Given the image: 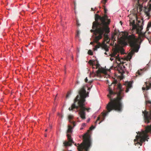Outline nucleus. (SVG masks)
Returning a JSON list of instances; mask_svg holds the SVG:
<instances>
[{
	"mask_svg": "<svg viewBox=\"0 0 151 151\" xmlns=\"http://www.w3.org/2000/svg\"><path fill=\"white\" fill-rule=\"evenodd\" d=\"M122 86L120 84H119L116 86V89L114 88V91L110 87V86L109 87L108 91L109 94L107 95L110 101L109 102L106 106L107 111L102 112L101 117L99 116L95 123L96 124L97 121L101 120L99 123L100 124L103 121L106 116L108 115L109 113L113 110L117 112H121L123 110V105L122 102V99L124 96V93L122 92Z\"/></svg>",
	"mask_w": 151,
	"mask_h": 151,
	"instance_id": "obj_1",
	"label": "nucleus"
},
{
	"mask_svg": "<svg viewBox=\"0 0 151 151\" xmlns=\"http://www.w3.org/2000/svg\"><path fill=\"white\" fill-rule=\"evenodd\" d=\"M95 20L92 23V29L91 30V32H94L96 36L94 39V42L97 43L102 39L104 32L109 33L110 28L109 26L111 22V20L109 19L106 15L101 16L98 14H95Z\"/></svg>",
	"mask_w": 151,
	"mask_h": 151,
	"instance_id": "obj_2",
	"label": "nucleus"
},
{
	"mask_svg": "<svg viewBox=\"0 0 151 151\" xmlns=\"http://www.w3.org/2000/svg\"><path fill=\"white\" fill-rule=\"evenodd\" d=\"M125 38L129 44L132 50L129 53L127 57L125 59L123 58H120L119 57V54L116 57V59H118V61L119 62L118 65L117 70L119 73H122L124 72L125 68L127 66V64H125L126 63L124 61H126V60H130L134 52H137L139 48V45H138L137 43L138 40L136 39L134 36L129 35L126 36Z\"/></svg>",
	"mask_w": 151,
	"mask_h": 151,
	"instance_id": "obj_3",
	"label": "nucleus"
},
{
	"mask_svg": "<svg viewBox=\"0 0 151 151\" xmlns=\"http://www.w3.org/2000/svg\"><path fill=\"white\" fill-rule=\"evenodd\" d=\"M79 95H78L74 100V103L70 107H69L68 109L70 111L73 110L74 109L76 108L78 109L80 108L79 114L80 116L82 119H85L86 113L85 111L87 110L88 112H89L90 108H86L84 106L85 105L84 102L85 101V99L86 97L88 96V93H86V91L83 86L79 92Z\"/></svg>",
	"mask_w": 151,
	"mask_h": 151,
	"instance_id": "obj_4",
	"label": "nucleus"
},
{
	"mask_svg": "<svg viewBox=\"0 0 151 151\" xmlns=\"http://www.w3.org/2000/svg\"><path fill=\"white\" fill-rule=\"evenodd\" d=\"M151 133V124L147 125L145 127V130H142L141 132H138L136 137V139L134 140L135 144H139L142 146V143L146 140L148 141L149 139L148 133Z\"/></svg>",
	"mask_w": 151,
	"mask_h": 151,
	"instance_id": "obj_5",
	"label": "nucleus"
},
{
	"mask_svg": "<svg viewBox=\"0 0 151 151\" xmlns=\"http://www.w3.org/2000/svg\"><path fill=\"white\" fill-rule=\"evenodd\" d=\"M83 141L80 144H74L77 146L78 151H88L91 145V141L90 135L88 133L83 136Z\"/></svg>",
	"mask_w": 151,
	"mask_h": 151,
	"instance_id": "obj_6",
	"label": "nucleus"
},
{
	"mask_svg": "<svg viewBox=\"0 0 151 151\" xmlns=\"http://www.w3.org/2000/svg\"><path fill=\"white\" fill-rule=\"evenodd\" d=\"M145 104L149 107V111L148 112L145 110L142 111V113L143 114V118L144 122L148 124L150 123V121L151 120V101L147 100L148 97L146 95L145 96Z\"/></svg>",
	"mask_w": 151,
	"mask_h": 151,
	"instance_id": "obj_7",
	"label": "nucleus"
},
{
	"mask_svg": "<svg viewBox=\"0 0 151 151\" xmlns=\"http://www.w3.org/2000/svg\"><path fill=\"white\" fill-rule=\"evenodd\" d=\"M137 19V22L136 25H137V28L136 30L137 33L139 34V38L137 39L133 35H131L134 36V37L136 39L138 40V41L137 42V44L139 45L138 44L139 41H141V42L142 40V38L144 37H145L147 38V34H148L149 32H146L144 33H143L141 32L142 30L143 29V22L142 21H141L140 20H138Z\"/></svg>",
	"mask_w": 151,
	"mask_h": 151,
	"instance_id": "obj_8",
	"label": "nucleus"
},
{
	"mask_svg": "<svg viewBox=\"0 0 151 151\" xmlns=\"http://www.w3.org/2000/svg\"><path fill=\"white\" fill-rule=\"evenodd\" d=\"M68 129L67 132V136L68 141H65L63 143L64 146L65 147H67L68 146H71L72 145V143H73V144L74 143V142L73 141L71 137V135L68 134V133H71L72 132L73 127L71 125H68Z\"/></svg>",
	"mask_w": 151,
	"mask_h": 151,
	"instance_id": "obj_9",
	"label": "nucleus"
},
{
	"mask_svg": "<svg viewBox=\"0 0 151 151\" xmlns=\"http://www.w3.org/2000/svg\"><path fill=\"white\" fill-rule=\"evenodd\" d=\"M96 68V69L98 68V69L96 72V73L95 75L97 76H100V73H103L105 74L106 72L105 70L102 67L100 68V65L99 64L98 61H97V63L95 65Z\"/></svg>",
	"mask_w": 151,
	"mask_h": 151,
	"instance_id": "obj_10",
	"label": "nucleus"
},
{
	"mask_svg": "<svg viewBox=\"0 0 151 151\" xmlns=\"http://www.w3.org/2000/svg\"><path fill=\"white\" fill-rule=\"evenodd\" d=\"M119 51V50L117 48L116 49H114V50L113 52L112 53L110 54V55L111 56V58H110V60L112 61L114 59V58H115V59L116 60L118 61V59H116V57L117 56H116V55H117V52Z\"/></svg>",
	"mask_w": 151,
	"mask_h": 151,
	"instance_id": "obj_11",
	"label": "nucleus"
},
{
	"mask_svg": "<svg viewBox=\"0 0 151 151\" xmlns=\"http://www.w3.org/2000/svg\"><path fill=\"white\" fill-rule=\"evenodd\" d=\"M132 83L133 81H132L127 82L126 83V85H127V88L125 91L126 92H128L129 91V89L132 87Z\"/></svg>",
	"mask_w": 151,
	"mask_h": 151,
	"instance_id": "obj_12",
	"label": "nucleus"
},
{
	"mask_svg": "<svg viewBox=\"0 0 151 151\" xmlns=\"http://www.w3.org/2000/svg\"><path fill=\"white\" fill-rule=\"evenodd\" d=\"M130 26H132L133 27V29H136V28H137V25H136V24H135V20H130Z\"/></svg>",
	"mask_w": 151,
	"mask_h": 151,
	"instance_id": "obj_13",
	"label": "nucleus"
},
{
	"mask_svg": "<svg viewBox=\"0 0 151 151\" xmlns=\"http://www.w3.org/2000/svg\"><path fill=\"white\" fill-rule=\"evenodd\" d=\"M73 117V116L72 115H69L68 116V119L70 123L73 124V127L76 126V123L75 122H72L71 120L72 119Z\"/></svg>",
	"mask_w": 151,
	"mask_h": 151,
	"instance_id": "obj_14",
	"label": "nucleus"
},
{
	"mask_svg": "<svg viewBox=\"0 0 151 151\" xmlns=\"http://www.w3.org/2000/svg\"><path fill=\"white\" fill-rule=\"evenodd\" d=\"M151 10V5L147 9H146L145 10V12L147 16H149L150 15V12Z\"/></svg>",
	"mask_w": 151,
	"mask_h": 151,
	"instance_id": "obj_15",
	"label": "nucleus"
},
{
	"mask_svg": "<svg viewBox=\"0 0 151 151\" xmlns=\"http://www.w3.org/2000/svg\"><path fill=\"white\" fill-rule=\"evenodd\" d=\"M109 33H106L105 32H104V33L103 35L104 36V37L105 39V40L107 42H108L109 41V39L108 36L107 35V34Z\"/></svg>",
	"mask_w": 151,
	"mask_h": 151,
	"instance_id": "obj_16",
	"label": "nucleus"
},
{
	"mask_svg": "<svg viewBox=\"0 0 151 151\" xmlns=\"http://www.w3.org/2000/svg\"><path fill=\"white\" fill-rule=\"evenodd\" d=\"M147 83H145V84H146V88L143 87L142 88L143 90H149L151 87V83H150L149 84V85L148 86L147 85Z\"/></svg>",
	"mask_w": 151,
	"mask_h": 151,
	"instance_id": "obj_17",
	"label": "nucleus"
},
{
	"mask_svg": "<svg viewBox=\"0 0 151 151\" xmlns=\"http://www.w3.org/2000/svg\"><path fill=\"white\" fill-rule=\"evenodd\" d=\"M117 48L119 50V51L117 52V53H119V52H120L122 54H123L124 53V50L123 48L119 47H116L114 49H116Z\"/></svg>",
	"mask_w": 151,
	"mask_h": 151,
	"instance_id": "obj_18",
	"label": "nucleus"
},
{
	"mask_svg": "<svg viewBox=\"0 0 151 151\" xmlns=\"http://www.w3.org/2000/svg\"><path fill=\"white\" fill-rule=\"evenodd\" d=\"M98 44L95 46V48L94 49V50H97V49L100 47L101 46V44L99 42V41L96 43Z\"/></svg>",
	"mask_w": 151,
	"mask_h": 151,
	"instance_id": "obj_19",
	"label": "nucleus"
},
{
	"mask_svg": "<svg viewBox=\"0 0 151 151\" xmlns=\"http://www.w3.org/2000/svg\"><path fill=\"white\" fill-rule=\"evenodd\" d=\"M102 47L103 49H104L106 52L109 51V49L107 47V46L106 45L104 44L102 46Z\"/></svg>",
	"mask_w": 151,
	"mask_h": 151,
	"instance_id": "obj_20",
	"label": "nucleus"
},
{
	"mask_svg": "<svg viewBox=\"0 0 151 151\" xmlns=\"http://www.w3.org/2000/svg\"><path fill=\"white\" fill-rule=\"evenodd\" d=\"M142 72L141 73L139 72V70H138L136 73V76H138L142 75Z\"/></svg>",
	"mask_w": 151,
	"mask_h": 151,
	"instance_id": "obj_21",
	"label": "nucleus"
},
{
	"mask_svg": "<svg viewBox=\"0 0 151 151\" xmlns=\"http://www.w3.org/2000/svg\"><path fill=\"white\" fill-rule=\"evenodd\" d=\"M80 32L79 31H77V33L76 36V38H79L80 36Z\"/></svg>",
	"mask_w": 151,
	"mask_h": 151,
	"instance_id": "obj_22",
	"label": "nucleus"
},
{
	"mask_svg": "<svg viewBox=\"0 0 151 151\" xmlns=\"http://www.w3.org/2000/svg\"><path fill=\"white\" fill-rule=\"evenodd\" d=\"M93 61L92 60H90L88 61V63L90 64V65H92L94 64Z\"/></svg>",
	"mask_w": 151,
	"mask_h": 151,
	"instance_id": "obj_23",
	"label": "nucleus"
},
{
	"mask_svg": "<svg viewBox=\"0 0 151 151\" xmlns=\"http://www.w3.org/2000/svg\"><path fill=\"white\" fill-rule=\"evenodd\" d=\"M88 53L89 55H93V53L91 50H89L88 51Z\"/></svg>",
	"mask_w": 151,
	"mask_h": 151,
	"instance_id": "obj_24",
	"label": "nucleus"
},
{
	"mask_svg": "<svg viewBox=\"0 0 151 151\" xmlns=\"http://www.w3.org/2000/svg\"><path fill=\"white\" fill-rule=\"evenodd\" d=\"M76 24L77 26L78 27L80 26V24L78 20L77 19L76 20Z\"/></svg>",
	"mask_w": 151,
	"mask_h": 151,
	"instance_id": "obj_25",
	"label": "nucleus"
},
{
	"mask_svg": "<svg viewBox=\"0 0 151 151\" xmlns=\"http://www.w3.org/2000/svg\"><path fill=\"white\" fill-rule=\"evenodd\" d=\"M151 27V22L149 23H148L147 26V28H150Z\"/></svg>",
	"mask_w": 151,
	"mask_h": 151,
	"instance_id": "obj_26",
	"label": "nucleus"
},
{
	"mask_svg": "<svg viewBox=\"0 0 151 151\" xmlns=\"http://www.w3.org/2000/svg\"><path fill=\"white\" fill-rule=\"evenodd\" d=\"M95 128V127L93 126H92L90 128V130H92L93 129Z\"/></svg>",
	"mask_w": 151,
	"mask_h": 151,
	"instance_id": "obj_27",
	"label": "nucleus"
},
{
	"mask_svg": "<svg viewBox=\"0 0 151 151\" xmlns=\"http://www.w3.org/2000/svg\"><path fill=\"white\" fill-rule=\"evenodd\" d=\"M92 65V68L93 69H94V68H96V67H95V63H94L93 64V65Z\"/></svg>",
	"mask_w": 151,
	"mask_h": 151,
	"instance_id": "obj_28",
	"label": "nucleus"
},
{
	"mask_svg": "<svg viewBox=\"0 0 151 151\" xmlns=\"http://www.w3.org/2000/svg\"><path fill=\"white\" fill-rule=\"evenodd\" d=\"M117 81L116 80H115L114 82H113V84H116L117 83Z\"/></svg>",
	"mask_w": 151,
	"mask_h": 151,
	"instance_id": "obj_29",
	"label": "nucleus"
},
{
	"mask_svg": "<svg viewBox=\"0 0 151 151\" xmlns=\"http://www.w3.org/2000/svg\"><path fill=\"white\" fill-rule=\"evenodd\" d=\"M104 13H105V14L103 16H104L105 14L107 16V15L106 14V12H107V10L105 9H104Z\"/></svg>",
	"mask_w": 151,
	"mask_h": 151,
	"instance_id": "obj_30",
	"label": "nucleus"
},
{
	"mask_svg": "<svg viewBox=\"0 0 151 151\" xmlns=\"http://www.w3.org/2000/svg\"><path fill=\"white\" fill-rule=\"evenodd\" d=\"M59 116L61 117V118H62L63 116V115L62 114H58Z\"/></svg>",
	"mask_w": 151,
	"mask_h": 151,
	"instance_id": "obj_31",
	"label": "nucleus"
},
{
	"mask_svg": "<svg viewBox=\"0 0 151 151\" xmlns=\"http://www.w3.org/2000/svg\"><path fill=\"white\" fill-rule=\"evenodd\" d=\"M88 81V79H87V78L86 77L85 79V81L86 82H87V81Z\"/></svg>",
	"mask_w": 151,
	"mask_h": 151,
	"instance_id": "obj_32",
	"label": "nucleus"
},
{
	"mask_svg": "<svg viewBox=\"0 0 151 151\" xmlns=\"http://www.w3.org/2000/svg\"><path fill=\"white\" fill-rule=\"evenodd\" d=\"M70 94V93H68L66 95V98H68Z\"/></svg>",
	"mask_w": 151,
	"mask_h": 151,
	"instance_id": "obj_33",
	"label": "nucleus"
},
{
	"mask_svg": "<svg viewBox=\"0 0 151 151\" xmlns=\"http://www.w3.org/2000/svg\"><path fill=\"white\" fill-rule=\"evenodd\" d=\"M103 1H104V2H103L104 4H105L106 3V2L107 1V0H104Z\"/></svg>",
	"mask_w": 151,
	"mask_h": 151,
	"instance_id": "obj_34",
	"label": "nucleus"
},
{
	"mask_svg": "<svg viewBox=\"0 0 151 151\" xmlns=\"http://www.w3.org/2000/svg\"><path fill=\"white\" fill-rule=\"evenodd\" d=\"M86 125V124L85 123H84L82 124V126H84Z\"/></svg>",
	"mask_w": 151,
	"mask_h": 151,
	"instance_id": "obj_35",
	"label": "nucleus"
},
{
	"mask_svg": "<svg viewBox=\"0 0 151 151\" xmlns=\"http://www.w3.org/2000/svg\"><path fill=\"white\" fill-rule=\"evenodd\" d=\"M92 82V81H89V82H88V83H91Z\"/></svg>",
	"mask_w": 151,
	"mask_h": 151,
	"instance_id": "obj_36",
	"label": "nucleus"
},
{
	"mask_svg": "<svg viewBox=\"0 0 151 151\" xmlns=\"http://www.w3.org/2000/svg\"><path fill=\"white\" fill-rule=\"evenodd\" d=\"M90 120V119H88L87 120V122H89Z\"/></svg>",
	"mask_w": 151,
	"mask_h": 151,
	"instance_id": "obj_37",
	"label": "nucleus"
},
{
	"mask_svg": "<svg viewBox=\"0 0 151 151\" xmlns=\"http://www.w3.org/2000/svg\"><path fill=\"white\" fill-rule=\"evenodd\" d=\"M93 42H90V44H91V45H93Z\"/></svg>",
	"mask_w": 151,
	"mask_h": 151,
	"instance_id": "obj_38",
	"label": "nucleus"
},
{
	"mask_svg": "<svg viewBox=\"0 0 151 151\" xmlns=\"http://www.w3.org/2000/svg\"><path fill=\"white\" fill-rule=\"evenodd\" d=\"M91 10L93 11V10H94L93 8H91Z\"/></svg>",
	"mask_w": 151,
	"mask_h": 151,
	"instance_id": "obj_39",
	"label": "nucleus"
},
{
	"mask_svg": "<svg viewBox=\"0 0 151 151\" xmlns=\"http://www.w3.org/2000/svg\"><path fill=\"white\" fill-rule=\"evenodd\" d=\"M90 89L91 88H88V90H90Z\"/></svg>",
	"mask_w": 151,
	"mask_h": 151,
	"instance_id": "obj_40",
	"label": "nucleus"
},
{
	"mask_svg": "<svg viewBox=\"0 0 151 151\" xmlns=\"http://www.w3.org/2000/svg\"><path fill=\"white\" fill-rule=\"evenodd\" d=\"M104 54H106V55H107V54L106 53V52H105L104 53Z\"/></svg>",
	"mask_w": 151,
	"mask_h": 151,
	"instance_id": "obj_41",
	"label": "nucleus"
},
{
	"mask_svg": "<svg viewBox=\"0 0 151 151\" xmlns=\"http://www.w3.org/2000/svg\"><path fill=\"white\" fill-rule=\"evenodd\" d=\"M99 11H97V13H99Z\"/></svg>",
	"mask_w": 151,
	"mask_h": 151,
	"instance_id": "obj_42",
	"label": "nucleus"
},
{
	"mask_svg": "<svg viewBox=\"0 0 151 151\" xmlns=\"http://www.w3.org/2000/svg\"><path fill=\"white\" fill-rule=\"evenodd\" d=\"M138 1V4H139V0H138V1Z\"/></svg>",
	"mask_w": 151,
	"mask_h": 151,
	"instance_id": "obj_43",
	"label": "nucleus"
},
{
	"mask_svg": "<svg viewBox=\"0 0 151 151\" xmlns=\"http://www.w3.org/2000/svg\"><path fill=\"white\" fill-rule=\"evenodd\" d=\"M77 83H78H78H79V82H78V81H77Z\"/></svg>",
	"mask_w": 151,
	"mask_h": 151,
	"instance_id": "obj_44",
	"label": "nucleus"
},
{
	"mask_svg": "<svg viewBox=\"0 0 151 151\" xmlns=\"http://www.w3.org/2000/svg\"><path fill=\"white\" fill-rule=\"evenodd\" d=\"M47 131V129H45V131Z\"/></svg>",
	"mask_w": 151,
	"mask_h": 151,
	"instance_id": "obj_45",
	"label": "nucleus"
},
{
	"mask_svg": "<svg viewBox=\"0 0 151 151\" xmlns=\"http://www.w3.org/2000/svg\"><path fill=\"white\" fill-rule=\"evenodd\" d=\"M83 129V128H81V129Z\"/></svg>",
	"mask_w": 151,
	"mask_h": 151,
	"instance_id": "obj_46",
	"label": "nucleus"
},
{
	"mask_svg": "<svg viewBox=\"0 0 151 151\" xmlns=\"http://www.w3.org/2000/svg\"><path fill=\"white\" fill-rule=\"evenodd\" d=\"M68 151H72L71 150H68Z\"/></svg>",
	"mask_w": 151,
	"mask_h": 151,
	"instance_id": "obj_47",
	"label": "nucleus"
},
{
	"mask_svg": "<svg viewBox=\"0 0 151 151\" xmlns=\"http://www.w3.org/2000/svg\"><path fill=\"white\" fill-rule=\"evenodd\" d=\"M115 35H116V33H115Z\"/></svg>",
	"mask_w": 151,
	"mask_h": 151,
	"instance_id": "obj_48",
	"label": "nucleus"
},
{
	"mask_svg": "<svg viewBox=\"0 0 151 151\" xmlns=\"http://www.w3.org/2000/svg\"><path fill=\"white\" fill-rule=\"evenodd\" d=\"M63 151H64V150H63Z\"/></svg>",
	"mask_w": 151,
	"mask_h": 151,
	"instance_id": "obj_49",
	"label": "nucleus"
},
{
	"mask_svg": "<svg viewBox=\"0 0 151 151\" xmlns=\"http://www.w3.org/2000/svg\"><path fill=\"white\" fill-rule=\"evenodd\" d=\"M150 78H151V77H150Z\"/></svg>",
	"mask_w": 151,
	"mask_h": 151,
	"instance_id": "obj_50",
	"label": "nucleus"
}]
</instances>
